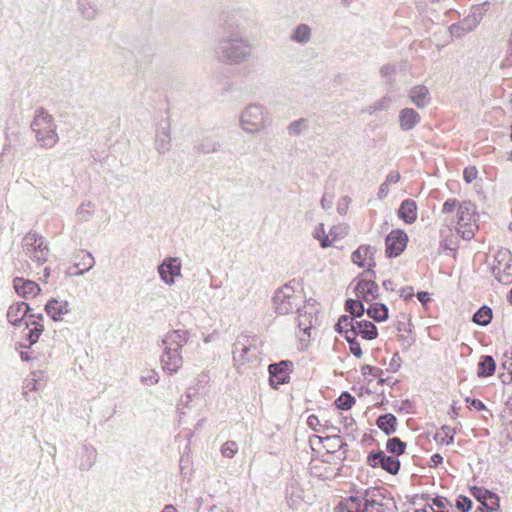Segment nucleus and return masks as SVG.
<instances>
[{
  "instance_id": "f257e3e1",
  "label": "nucleus",
  "mask_w": 512,
  "mask_h": 512,
  "mask_svg": "<svg viewBox=\"0 0 512 512\" xmlns=\"http://www.w3.org/2000/svg\"><path fill=\"white\" fill-rule=\"evenodd\" d=\"M240 9L221 13L219 27L222 31L213 48L215 59L226 65H241L253 58V44L239 31Z\"/></svg>"
},
{
  "instance_id": "f03ea898",
  "label": "nucleus",
  "mask_w": 512,
  "mask_h": 512,
  "mask_svg": "<svg viewBox=\"0 0 512 512\" xmlns=\"http://www.w3.org/2000/svg\"><path fill=\"white\" fill-rule=\"evenodd\" d=\"M444 215L455 213L450 219L455 231L463 240H471L479 229V214L476 206L471 201H458L455 198L447 199L441 209Z\"/></svg>"
},
{
  "instance_id": "7ed1b4c3",
  "label": "nucleus",
  "mask_w": 512,
  "mask_h": 512,
  "mask_svg": "<svg viewBox=\"0 0 512 512\" xmlns=\"http://www.w3.org/2000/svg\"><path fill=\"white\" fill-rule=\"evenodd\" d=\"M190 332L185 329H177L168 332L162 339L163 352L160 362L164 372L176 374L183 366L184 360L181 349L188 343Z\"/></svg>"
},
{
  "instance_id": "20e7f679",
  "label": "nucleus",
  "mask_w": 512,
  "mask_h": 512,
  "mask_svg": "<svg viewBox=\"0 0 512 512\" xmlns=\"http://www.w3.org/2000/svg\"><path fill=\"white\" fill-rule=\"evenodd\" d=\"M271 124L270 111L261 103H250L239 114V126L248 135L263 133Z\"/></svg>"
},
{
  "instance_id": "39448f33",
  "label": "nucleus",
  "mask_w": 512,
  "mask_h": 512,
  "mask_svg": "<svg viewBox=\"0 0 512 512\" xmlns=\"http://www.w3.org/2000/svg\"><path fill=\"white\" fill-rule=\"evenodd\" d=\"M31 129L41 148H53L59 141L57 125L54 118L43 108H37L31 122Z\"/></svg>"
},
{
  "instance_id": "423d86ee",
  "label": "nucleus",
  "mask_w": 512,
  "mask_h": 512,
  "mask_svg": "<svg viewBox=\"0 0 512 512\" xmlns=\"http://www.w3.org/2000/svg\"><path fill=\"white\" fill-rule=\"evenodd\" d=\"M305 303L302 291L290 282L278 288L273 296V308L278 315L300 312Z\"/></svg>"
},
{
  "instance_id": "0eeeda50",
  "label": "nucleus",
  "mask_w": 512,
  "mask_h": 512,
  "mask_svg": "<svg viewBox=\"0 0 512 512\" xmlns=\"http://www.w3.org/2000/svg\"><path fill=\"white\" fill-rule=\"evenodd\" d=\"M22 249L25 256L37 267L47 261L50 253L47 240L36 232H28L24 236Z\"/></svg>"
},
{
  "instance_id": "6e6552de",
  "label": "nucleus",
  "mask_w": 512,
  "mask_h": 512,
  "mask_svg": "<svg viewBox=\"0 0 512 512\" xmlns=\"http://www.w3.org/2000/svg\"><path fill=\"white\" fill-rule=\"evenodd\" d=\"M182 263L178 257H167L158 266L157 271L160 279L166 285H173L174 278L181 276Z\"/></svg>"
},
{
  "instance_id": "1a4fd4ad",
  "label": "nucleus",
  "mask_w": 512,
  "mask_h": 512,
  "mask_svg": "<svg viewBox=\"0 0 512 512\" xmlns=\"http://www.w3.org/2000/svg\"><path fill=\"white\" fill-rule=\"evenodd\" d=\"M171 140L170 122L167 119L162 120L156 126L154 149L160 155L167 154L172 147Z\"/></svg>"
},
{
  "instance_id": "9d476101",
  "label": "nucleus",
  "mask_w": 512,
  "mask_h": 512,
  "mask_svg": "<svg viewBox=\"0 0 512 512\" xmlns=\"http://www.w3.org/2000/svg\"><path fill=\"white\" fill-rule=\"evenodd\" d=\"M293 363L288 360L280 361L269 365L270 384L274 388H278L279 385L288 383L290 379V373L292 372Z\"/></svg>"
},
{
  "instance_id": "9b49d317",
  "label": "nucleus",
  "mask_w": 512,
  "mask_h": 512,
  "mask_svg": "<svg viewBox=\"0 0 512 512\" xmlns=\"http://www.w3.org/2000/svg\"><path fill=\"white\" fill-rule=\"evenodd\" d=\"M367 463L371 467H381L390 474H397L400 468V461L393 456L386 455L383 451L370 453Z\"/></svg>"
},
{
  "instance_id": "f8f14e48",
  "label": "nucleus",
  "mask_w": 512,
  "mask_h": 512,
  "mask_svg": "<svg viewBox=\"0 0 512 512\" xmlns=\"http://www.w3.org/2000/svg\"><path fill=\"white\" fill-rule=\"evenodd\" d=\"M407 234L402 230H392L386 237V254L388 257L399 256L406 248Z\"/></svg>"
},
{
  "instance_id": "ddd939ff",
  "label": "nucleus",
  "mask_w": 512,
  "mask_h": 512,
  "mask_svg": "<svg viewBox=\"0 0 512 512\" xmlns=\"http://www.w3.org/2000/svg\"><path fill=\"white\" fill-rule=\"evenodd\" d=\"M375 248L370 245H361L351 255V260L359 267H368L367 273L372 275L375 272L371 269L376 265L374 261Z\"/></svg>"
},
{
  "instance_id": "4468645a",
  "label": "nucleus",
  "mask_w": 512,
  "mask_h": 512,
  "mask_svg": "<svg viewBox=\"0 0 512 512\" xmlns=\"http://www.w3.org/2000/svg\"><path fill=\"white\" fill-rule=\"evenodd\" d=\"M409 101L418 109H424L431 103L429 88L423 84L411 87L407 91Z\"/></svg>"
},
{
  "instance_id": "2eb2a0df",
  "label": "nucleus",
  "mask_w": 512,
  "mask_h": 512,
  "mask_svg": "<svg viewBox=\"0 0 512 512\" xmlns=\"http://www.w3.org/2000/svg\"><path fill=\"white\" fill-rule=\"evenodd\" d=\"M421 122L420 114L411 107H404L399 110L398 124L402 132H409L416 128Z\"/></svg>"
},
{
  "instance_id": "dca6fc26",
  "label": "nucleus",
  "mask_w": 512,
  "mask_h": 512,
  "mask_svg": "<svg viewBox=\"0 0 512 512\" xmlns=\"http://www.w3.org/2000/svg\"><path fill=\"white\" fill-rule=\"evenodd\" d=\"M70 311V303L65 299L52 298L45 304V312L53 321H62Z\"/></svg>"
},
{
  "instance_id": "f3484780",
  "label": "nucleus",
  "mask_w": 512,
  "mask_h": 512,
  "mask_svg": "<svg viewBox=\"0 0 512 512\" xmlns=\"http://www.w3.org/2000/svg\"><path fill=\"white\" fill-rule=\"evenodd\" d=\"M13 286L17 294L23 298H33L41 291V288L35 281L22 277H16L13 280Z\"/></svg>"
},
{
  "instance_id": "a211bd4d",
  "label": "nucleus",
  "mask_w": 512,
  "mask_h": 512,
  "mask_svg": "<svg viewBox=\"0 0 512 512\" xmlns=\"http://www.w3.org/2000/svg\"><path fill=\"white\" fill-rule=\"evenodd\" d=\"M358 299L370 302L375 300L379 295V287L373 280H361L355 287Z\"/></svg>"
},
{
  "instance_id": "6ab92c4d",
  "label": "nucleus",
  "mask_w": 512,
  "mask_h": 512,
  "mask_svg": "<svg viewBox=\"0 0 512 512\" xmlns=\"http://www.w3.org/2000/svg\"><path fill=\"white\" fill-rule=\"evenodd\" d=\"M97 450L91 444H84L78 453V468L81 471H89L97 459Z\"/></svg>"
},
{
  "instance_id": "aec40b11",
  "label": "nucleus",
  "mask_w": 512,
  "mask_h": 512,
  "mask_svg": "<svg viewBox=\"0 0 512 512\" xmlns=\"http://www.w3.org/2000/svg\"><path fill=\"white\" fill-rule=\"evenodd\" d=\"M44 317L42 314L38 315H29V321H26V328L28 329V333L26 335L27 340L29 341L30 345L35 344L41 334L44 331V325H43Z\"/></svg>"
},
{
  "instance_id": "412c9836",
  "label": "nucleus",
  "mask_w": 512,
  "mask_h": 512,
  "mask_svg": "<svg viewBox=\"0 0 512 512\" xmlns=\"http://www.w3.org/2000/svg\"><path fill=\"white\" fill-rule=\"evenodd\" d=\"M30 307L25 302H16L10 305L7 311V319L13 326H18L27 316Z\"/></svg>"
},
{
  "instance_id": "4be33fe9",
  "label": "nucleus",
  "mask_w": 512,
  "mask_h": 512,
  "mask_svg": "<svg viewBox=\"0 0 512 512\" xmlns=\"http://www.w3.org/2000/svg\"><path fill=\"white\" fill-rule=\"evenodd\" d=\"M384 497L377 491L367 492L364 498L365 512H386V504L383 503Z\"/></svg>"
},
{
  "instance_id": "5701e85b",
  "label": "nucleus",
  "mask_w": 512,
  "mask_h": 512,
  "mask_svg": "<svg viewBox=\"0 0 512 512\" xmlns=\"http://www.w3.org/2000/svg\"><path fill=\"white\" fill-rule=\"evenodd\" d=\"M398 216L407 224H412L417 219V205L412 199H405L398 210Z\"/></svg>"
},
{
  "instance_id": "b1692460",
  "label": "nucleus",
  "mask_w": 512,
  "mask_h": 512,
  "mask_svg": "<svg viewBox=\"0 0 512 512\" xmlns=\"http://www.w3.org/2000/svg\"><path fill=\"white\" fill-rule=\"evenodd\" d=\"M233 360L235 365L241 366L251 360V347L241 341H237L233 346Z\"/></svg>"
},
{
  "instance_id": "393cba45",
  "label": "nucleus",
  "mask_w": 512,
  "mask_h": 512,
  "mask_svg": "<svg viewBox=\"0 0 512 512\" xmlns=\"http://www.w3.org/2000/svg\"><path fill=\"white\" fill-rule=\"evenodd\" d=\"M312 37V30L307 24L297 25L291 33L290 39L300 45L307 44Z\"/></svg>"
},
{
  "instance_id": "a878e982",
  "label": "nucleus",
  "mask_w": 512,
  "mask_h": 512,
  "mask_svg": "<svg viewBox=\"0 0 512 512\" xmlns=\"http://www.w3.org/2000/svg\"><path fill=\"white\" fill-rule=\"evenodd\" d=\"M331 433L332 434H329L325 437H315L316 439L323 443V447L327 450L328 453H334L340 450L345 445L340 436L336 434L337 432Z\"/></svg>"
},
{
  "instance_id": "bb28decb",
  "label": "nucleus",
  "mask_w": 512,
  "mask_h": 512,
  "mask_svg": "<svg viewBox=\"0 0 512 512\" xmlns=\"http://www.w3.org/2000/svg\"><path fill=\"white\" fill-rule=\"evenodd\" d=\"M376 424L386 435H391L396 432L397 418L391 413L383 414L378 417Z\"/></svg>"
},
{
  "instance_id": "cd10ccee",
  "label": "nucleus",
  "mask_w": 512,
  "mask_h": 512,
  "mask_svg": "<svg viewBox=\"0 0 512 512\" xmlns=\"http://www.w3.org/2000/svg\"><path fill=\"white\" fill-rule=\"evenodd\" d=\"M496 369V363L492 356H482L478 363L477 374L479 377H489L494 374Z\"/></svg>"
},
{
  "instance_id": "c85d7f7f",
  "label": "nucleus",
  "mask_w": 512,
  "mask_h": 512,
  "mask_svg": "<svg viewBox=\"0 0 512 512\" xmlns=\"http://www.w3.org/2000/svg\"><path fill=\"white\" fill-rule=\"evenodd\" d=\"M356 330L358 334L367 340L375 339L378 335L376 326L372 322L366 320L357 321Z\"/></svg>"
},
{
  "instance_id": "c756f323",
  "label": "nucleus",
  "mask_w": 512,
  "mask_h": 512,
  "mask_svg": "<svg viewBox=\"0 0 512 512\" xmlns=\"http://www.w3.org/2000/svg\"><path fill=\"white\" fill-rule=\"evenodd\" d=\"M308 426L313 429L316 432H339V429L333 426L332 424H329L328 421H325L324 423L321 422L318 416L310 415L307 419Z\"/></svg>"
},
{
  "instance_id": "7c9ffc66",
  "label": "nucleus",
  "mask_w": 512,
  "mask_h": 512,
  "mask_svg": "<svg viewBox=\"0 0 512 512\" xmlns=\"http://www.w3.org/2000/svg\"><path fill=\"white\" fill-rule=\"evenodd\" d=\"M366 312L370 318L377 322L385 321L388 318V308L382 303L370 305Z\"/></svg>"
},
{
  "instance_id": "2f4dec72",
  "label": "nucleus",
  "mask_w": 512,
  "mask_h": 512,
  "mask_svg": "<svg viewBox=\"0 0 512 512\" xmlns=\"http://www.w3.org/2000/svg\"><path fill=\"white\" fill-rule=\"evenodd\" d=\"M95 212V204L91 201H85L79 205L76 210V217L80 222L89 221Z\"/></svg>"
},
{
  "instance_id": "473e14b6",
  "label": "nucleus",
  "mask_w": 512,
  "mask_h": 512,
  "mask_svg": "<svg viewBox=\"0 0 512 512\" xmlns=\"http://www.w3.org/2000/svg\"><path fill=\"white\" fill-rule=\"evenodd\" d=\"M455 431L450 426H442L434 435V440L441 445H450L454 441Z\"/></svg>"
},
{
  "instance_id": "72a5a7b5",
  "label": "nucleus",
  "mask_w": 512,
  "mask_h": 512,
  "mask_svg": "<svg viewBox=\"0 0 512 512\" xmlns=\"http://www.w3.org/2000/svg\"><path fill=\"white\" fill-rule=\"evenodd\" d=\"M337 511L365 512L364 499L350 497L343 505L337 507Z\"/></svg>"
},
{
  "instance_id": "f704fd0d",
  "label": "nucleus",
  "mask_w": 512,
  "mask_h": 512,
  "mask_svg": "<svg viewBox=\"0 0 512 512\" xmlns=\"http://www.w3.org/2000/svg\"><path fill=\"white\" fill-rule=\"evenodd\" d=\"M393 102V99L390 95H385L381 97L380 99L373 102L371 105L368 106L367 112L370 115L376 114L380 111H387Z\"/></svg>"
},
{
  "instance_id": "c9c22d12",
  "label": "nucleus",
  "mask_w": 512,
  "mask_h": 512,
  "mask_svg": "<svg viewBox=\"0 0 512 512\" xmlns=\"http://www.w3.org/2000/svg\"><path fill=\"white\" fill-rule=\"evenodd\" d=\"M79 11L86 19H94L98 13L96 4L92 0H79Z\"/></svg>"
},
{
  "instance_id": "e433bc0d",
  "label": "nucleus",
  "mask_w": 512,
  "mask_h": 512,
  "mask_svg": "<svg viewBox=\"0 0 512 512\" xmlns=\"http://www.w3.org/2000/svg\"><path fill=\"white\" fill-rule=\"evenodd\" d=\"M309 128V121L306 118H300L292 121L288 125V133L291 136H299Z\"/></svg>"
},
{
  "instance_id": "4c0bfd02",
  "label": "nucleus",
  "mask_w": 512,
  "mask_h": 512,
  "mask_svg": "<svg viewBox=\"0 0 512 512\" xmlns=\"http://www.w3.org/2000/svg\"><path fill=\"white\" fill-rule=\"evenodd\" d=\"M345 309L352 315L353 318L361 317L365 312L364 305L360 299L346 300Z\"/></svg>"
},
{
  "instance_id": "58836bf2",
  "label": "nucleus",
  "mask_w": 512,
  "mask_h": 512,
  "mask_svg": "<svg viewBox=\"0 0 512 512\" xmlns=\"http://www.w3.org/2000/svg\"><path fill=\"white\" fill-rule=\"evenodd\" d=\"M298 313V327L304 333L310 336V330L313 326V321L315 320L311 313L305 312L302 313V310Z\"/></svg>"
},
{
  "instance_id": "ea45409f",
  "label": "nucleus",
  "mask_w": 512,
  "mask_h": 512,
  "mask_svg": "<svg viewBox=\"0 0 512 512\" xmlns=\"http://www.w3.org/2000/svg\"><path fill=\"white\" fill-rule=\"evenodd\" d=\"M492 310L488 306H482L473 316V321L481 326H486L491 322Z\"/></svg>"
},
{
  "instance_id": "a19ab883",
  "label": "nucleus",
  "mask_w": 512,
  "mask_h": 512,
  "mask_svg": "<svg viewBox=\"0 0 512 512\" xmlns=\"http://www.w3.org/2000/svg\"><path fill=\"white\" fill-rule=\"evenodd\" d=\"M356 322H357V320H355L353 317L348 316V315H342L338 319V322L335 325V330L338 333H342L345 331H351L353 329H356Z\"/></svg>"
},
{
  "instance_id": "79ce46f5",
  "label": "nucleus",
  "mask_w": 512,
  "mask_h": 512,
  "mask_svg": "<svg viewBox=\"0 0 512 512\" xmlns=\"http://www.w3.org/2000/svg\"><path fill=\"white\" fill-rule=\"evenodd\" d=\"M140 382L144 386H154L159 382V374L155 369L143 370L140 376Z\"/></svg>"
},
{
  "instance_id": "37998d69",
  "label": "nucleus",
  "mask_w": 512,
  "mask_h": 512,
  "mask_svg": "<svg viewBox=\"0 0 512 512\" xmlns=\"http://www.w3.org/2000/svg\"><path fill=\"white\" fill-rule=\"evenodd\" d=\"M386 449L391 454L401 455L405 452L406 443L397 437H393L387 441Z\"/></svg>"
},
{
  "instance_id": "c03bdc74",
  "label": "nucleus",
  "mask_w": 512,
  "mask_h": 512,
  "mask_svg": "<svg viewBox=\"0 0 512 512\" xmlns=\"http://www.w3.org/2000/svg\"><path fill=\"white\" fill-rule=\"evenodd\" d=\"M95 265V260L91 253L85 252L81 261L76 263V267H83L79 269L75 274L76 275H83L86 271H89L93 268Z\"/></svg>"
},
{
  "instance_id": "a18cd8bd",
  "label": "nucleus",
  "mask_w": 512,
  "mask_h": 512,
  "mask_svg": "<svg viewBox=\"0 0 512 512\" xmlns=\"http://www.w3.org/2000/svg\"><path fill=\"white\" fill-rule=\"evenodd\" d=\"M335 403L338 409L348 410L355 403V398L352 397L349 393L344 392L339 396Z\"/></svg>"
},
{
  "instance_id": "49530a36",
  "label": "nucleus",
  "mask_w": 512,
  "mask_h": 512,
  "mask_svg": "<svg viewBox=\"0 0 512 512\" xmlns=\"http://www.w3.org/2000/svg\"><path fill=\"white\" fill-rule=\"evenodd\" d=\"M220 149V144L211 139H203L199 144V150L203 153H214Z\"/></svg>"
},
{
  "instance_id": "de8ad7c7",
  "label": "nucleus",
  "mask_w": 512,
  "mask_h": 512,
  "mask_svg": "<svg viewBox=\"0 0 512 512\" xmlns=\"http://www.w3.org/2000/svg\"><path fill=\"white\" fill-rule=\"evenodd\" d=\"M238 452V444L235 441H227L221 447V453L224 457L233 458Z\"/></svg>"
},
{
  "instance_id": "09e8293b",
  "label": "nucleus",
  "mask_w": 512,
  "mask_h": 512,
  "mask_svg": "<svg viewBox=\"0 0 512 512\" xmlns=\"http://www.w3.org/2000/svg\"><path fill=\"white\" fill-rule=\"evenodd\" d=\"M314 237L319 240L321 247L327 248L330 247L332 242L329 239V236L325 234V230L323 224H321L314 233Z\"/></svg>"
},
{
  "instance_id": "8fccbe9b",
  "label": "nucleus",
  "mask_w": 512,
  "mask_h": 512,
  "mask_svg": "<svg viewBox=\"0 0 512 512\" xmlns=\"http://www.w3.org/2000/svg\"><path fill=\"white\" fill-rule=\"evenodd\" d=\"M473 495L485 506V503L488 502L489 498H494V493L482 489V488H474Z\"/></svg>"
},
{
  "instance_id": "3c124183",
  "label": "nucleus",
  "mask_w": 512,
  "mask_h": 512,
  "mask_svg": "<svg viewBox=\"0 0 512 512\" xmlns=\"http://www.w3.org/2000/svg\"><path fill=\"white\" fill-rule=\"evenodd\" d=\"M456 507L461 512H468L472 507V501L465 496H459L456 500Z\"/></svg>"
},
{
  "instance_id": "603ef678",
  "label": "nucleus",
  "mask_w": 512,
  "mask_h": 512,
  "mask_svg": "<svg viewBox=\"0 0 512 512\" xmlns=\"http://www.w3.org/2000/svg\"><path fill=\"white\" fill-rule=\"evenodd\" d=\"M465 402L469 405V408H474L477 411H481L486 408L484 403L478 399H471V398L467 397L465 399Z\"/></svg>"
},
{
  "instance_id": "864d4df0",
  "label": "nucleus",
  "mask_w": 512,
  "mask_h": 512,
  "mask_svg": "<svg viewBox=\"0 0 512 512\" xmlns=\"http://www.w3.org/2000/svg\"><path fill=\"white\" fill-rule=\"evenodd\" d=\"M349 202H350V199L347 196L342 197L339 200V202L337 204V211L339 214H341V215L346 214V212L348 210Z\"/></svg>"
},
{
  "instance_id": "5fc2aeb1",
  "label": "nucleus",
  "mask_w": 512,
  "mask_h": 512,
  "mask_svg": "<svg viewBox=\"0 0 512 512\" xmlns=\"http://www.w3.org/2000/svg\"><path fill=\"white\" fill-rule=\"evenodd\" d=\"M350 352L357 358H361L363 355L360 343L358 341H350L349 344Z\"/></svg>"
},
{
  "instance_id": "6e6d98bb",
  "label": "nucleus",
  "mask_w": 512,
  "mask_h": 512,
  "mask_svg": "<svg viewBox=\"0 0 512 512\" xmlns=\"http://www.w3.org/2000/svg\"><path fill=\"white\" fill-rule=\"evenodd\" d=\"M395 73V66L391 64L384 65L380 69V74L382 77H385L387 79H391L392 75Z\"/></svg>"
},
{
  "instance_id": "4d7b16f0",
  "label": "nucleus",
  "mask_w": 512,
  "mask_h": 512,
  "mask_svg": "<svg viewBox=\"0 0 512 512\" xmlns=\"http://www.w3.org/2000/svg\"><path fill=\"white\" fill-rule=\"evenodd\" d=\"M485 507L491 511L498 510L500 508L499 497L494 494V498H489L488 502L485 503Z\"/></svg>"
},
{
  "instance_id": "13d9d810",
  "label": "nucleus",
  "mask_w": 512,
  "mask_h": 512,
  "mask_svg": "<svg viewBox=\"0 0 512 512\" xmlns=\"http://www.w3.org/2000/svg\"><path fill=\"white\" fill-rule=\"evenodd\" d=\"M463 176L467 183H471L476 178L477 171L474 167L465 168Z\"/></svg>"
},
{
  "instance_id": "bf43d9fd",
  "label": "nucleus",
  "mask_w": 512,
  "mask_h": 512,
  "mask_svg": "<svg viewBox=\"0 0 512 512\" xmlns=\"http://www.w3.org/2000/svg\"><path fill=\"white\" fill-rule=\"evenodd\" d=\"M333 205V196L325 193L321 199V206L323 209L328 210Z\"/></svg>"
},
{
  "instance_id": "052dcab7",
  "label": "nucleus",
  "mask_w": 512,
  "mask_h": 512,
  "mask_svg": "<svg viewBox=\"0 0 512 512\" xmlns=\"http://www.w3.org/2000/svg\"><path fill=\"white\" fill-rule=\"evenodd\" d=\"M451 228H448L447 230L441 229L440 230V236L442 238L443 245L446 249L453 250L454 248L450 246L449 240H448V233H451Z\"/></svg>"
},
{
  "instance_id": "680f3d73",
  "label": "nucleus",
  "mask_w": 512,
  "mask_h": 512,
  "mask_svg": "<svg viewBox=\"0 0 512 512\" xmlns=\"http://www.w3.org/2000/svg\"><path fill=\"white\" fill-rule=\"evenodd\" d=\"M400 180V173L397 172V171H391L387 176H386V179H385V183L390 185V184H395L397 183L398 181Z\"/></svg>"
},
{
  "instance_id": "e2e57ef3",
  "label": "nucleus",
  "mask_w": 512,
  "mask_h": 512,
  "mask_svg": "<svg viewBox=\"0 0 512 512\" xmlns=\"http://www.w3.org/2000/svg\"><path fill=\"white\" fill-rule=\"evenodd\" d=\"M449 504V501L445 497H436L433 499V505L436 506L439 510L445 509Z\"/></svg>"
},
{
  "instance_id": "0e129e2a",
  "label": "nucleus",
  "mask_w": 512,
  "mask_h": 512,
  "mask_svg": "<svg viewBox=\"0 0 512 512\" xmlns=\"http://www.w3.org/2000/svg\"><path fill=\"white\" fill-rule=\"evenodd\" d=\"M401 365V358L398 353H395L391 359L390 362V369L392 371H397L400 368Z\"/></svg>"
},
{
  "instance_id": "69168bd1",
  "label": "nucleus",
  "mask_w": 512,
  "mask_h": 512,
  "mask_svg": "<svg viewBox=\"0 0 512 512\" xmlns=\"http://www.w3.org/2000/svg\"><path fill=\"white\" fill-rule=\"evenodd\" d=\"M389 194V185L386 184L385 182H383L380 187H379V190H378V198L379 199H384L387 197V195Z\"/></svg>"
},
{
  "instance_id": "338daca9",
  "label": "nucleus",
  "mask_w": 512,
  "mask_h": 512,
  "mask_svg": "<svg viewBox=\"0 0 512 512\" xmlns=\"http://www.w3.org/2000/svg\"><path fill=\"white\" fill-rule=\"evenodd\" d=\"M343 333H344L345 339L347 340V342L349 344H350V341H357L356 335L358 334V332L356 329H353L351 331H345Z\"/></svg>"
},
{
  "instance_id": "774afa93",
  "label": "nucleus",
  "mask_w": 512,
  "mask_h": 512,
  "mask_svg": "<svg viewBox=\"0 0 512 512\" xmlns=\"http://www.w3.org/2000/svg\"><path fill=\"white\" fill-rule=\"evenodd\" d=\"M210 512H236V511L228 506L218 507L217 505H212L210 507Z\"/></svg>"
}]
</instances>
